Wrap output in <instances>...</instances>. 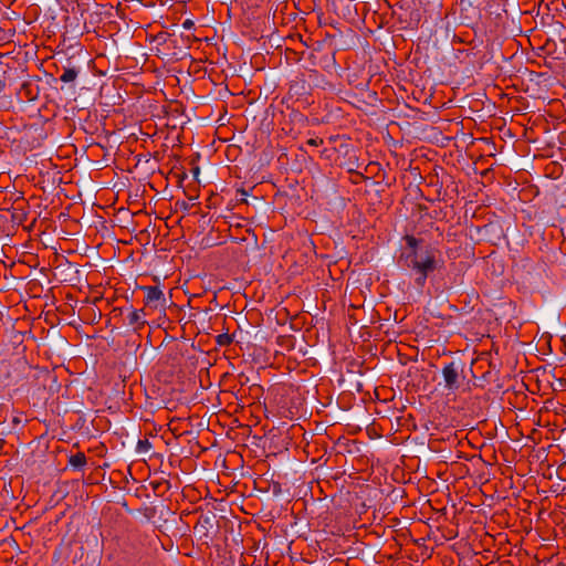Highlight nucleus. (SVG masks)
I'll return each mask as SVG.
<instances>
[{
	"mask_svg": "<svg viewBox=\"0 0 566 566\" xmlns=\"http://www.w3.org/2000/svg\"><path fill=\"white\" fill-rule=\"evenodd\" d=\"M403 241L406 247L401 250L397 264L401 269L411 271L415 275V284L422 289L428 276L439 266V251L433 248L422 249L421 240L411 234H406Z\"/></svg>",
	"mask_w": 566,
	"mask_h": 566,
	"instance_id": "f257e3e1",
	"label": "nucleus"
},
{
	"mask_svg": "<svg viewBox=\"0 0 566 566\" xmlns=\"http://www.w3.org/2000/svg\"><path fill=\"white\" fill-rule=\"evenodd\" d=\"M144 292V304L151 310L165 308L166 298L159 286H140Z\"/></svg>",
	"mask_w": 566,
	"mask_h": 566,
	"instance_id": "f03ea898",
	"label": "nucleus"
},
{
	"mask_svg": "<svg viewBox=\"0 0 566 566\" xmlns=\"http://www.w3.org/2000/svg\"><path fill=\"white\" fill-rule=\"evenodd\" d=\"M444 386L449 390L459 388V367L454 361L447 364L442 369Z\"/></svg>",
	"mask_w": 566,
	"mask_h": 566,
	"instance_id": "7ed1b4c3",
	"label": "nucleus"
},
{
	"mask_svg": "<svg viewBox=\"0 0 566 566\" xmlns=\"http://www.w3.org/2000/svg\"><path fill=\"white\" fill-rule=\"evenodd\" d=\"M125 324L132 327L134 332L140 331L146 324L144 310L130 308L126 315Z\"/></svg>",
	"mask_w": 566,
	"mask_h": 566,
	"instance_id": "20e7f679",
	"label": "nucleus"
},
{
	"mask_svg": "<svg viewBox=\"0 0 566 566\" xmlns=\"http://www.w3.org/2000/svg\"><path fill=\"white\" fill-rule=\"evenodd\" d=\"M213 516L200 515L193 530L200 537H208L210 530L213 527Z\"/></svg>",
	"mask_w": 566,
	"mask_h": 566,
	"instance_id": "39448f33",
	"label": "nucleus"
},
{
	"mask_svg": "<svg viewBox=\"0 0 566 566\" xmlns=\"http://www.w3.org/2000/svg\"><path fill=\"white\" fill-rule=\"evenodd\" d=\"M86 462V455L83 452H77L69 458V464L76 470H82Z\"/></svg>",
	"mask_w": 566,
	"mask_h": 566,
	"instance_id": "423d86ee",
	"label": "nucleus"
},
{
	"mask_svg": "<svg viewBox=\"0 0 566 566\" xmlns=\"http://www.w3.org/2000/svg\"><path fill=\"white\" fill-rule=\"evenodd\" d=\"M78 75V70L75 67H65L63 74L60 76V80L63 83H71L76 80Z\"/></svg>",
	"mask_w": 566,
	"mask_h": 566,
	"instance_id": "0eeeda50",
	"label": "nucleus"
},
{
	"mask_svg": "<svg viewBox=\"0 0 566 566\" xmlns=\"http://www.w3.org/2000/svg\"><path fill=\"white\" fill-rule=\"evenodd\" d=\"M233 342L230 334L223 333L217 336V344L220 346H229Z\"/></svg>",
	"mask_w": 566,
	"mask_h": 566,
	"instance_id": "6e6552de",
	"label": "nucleus"
},
{
	"mask_svg": "<svg viewBox=\"0 0 566 566\" xmlns=\"http://www.w3.org/2000/svg\"><path fill=\"white\" fill-rule=\"evenodd\" d=\"M149 448H150V443H149V441L147 439L138 441V444H137V450L138 451H146Z\"/></svg>",
	"mask_w": 566,
	"mask_h": 566,
	"instance_id": "1a4fd4ad",
	"label": "nucleus"
},
{
	"mask_svg": "<svg viewBox=\"0 0 566 566\" xmlns=\"http://www.w3.org/2000/svg\"><path fill=\"white\" fill-rule=\"evenodd\" d=\"M324 140L319 137H316V138H310L306 144L308 146H313V147H317V146H321L323 145Z\"/></svg>",
	"mask_w": 566,
	"mask_h": 566,
	"instance_id": "9d476101",
	"label": "nucleus"
},
{
	"mask_svg": "<svg viewBox=\"0 0 566 566\" xmlns=\"http://www.w3.org/2000/svg\"><path fill=\"white\" fill-rule=\"evenodd\" d=\"M237 192L241 195V198L238 200L242 203H247L248 201L245 197L248 196V192L244 189H239Z\"/></svg>",
	"mask_w": 566,
	"mask_h": 566,
	"instance_id": "9b49d317",
	"label": "nucleus"
},
{
	"mask_svg": "<svg viewBox=\"0 0 566 566\" xmlns=\"http://www.w3.org/2000/svg\"><path fill=\"white\" fill-rule=\"evenodd\" d=\"M191 25H192V22H191V21H189V20L185 21V23H184V27H185L186 29H189Z\"/></svg>",
	"mask_w": 566,
	"mask_h": 566,
	"instance_id": "f8f14e48",
	"label": "nucleus"
},
{
	"mask_svg": "<svg viewBox=\"0 0 566 566\" xmlns=\"http://www.w3.org/2000/svg\"><path fill=\"white\" fill-rule=\"evenodd\" d=\"M193 174H195V175H198V174H199V167H196V168L193 169Z\"/></svg>",
	"mask_w": 566,
	"mask_h": 566,
	"instance_id": "ddd939ff",
	"label": "nucleus"
},
{
	"mask_svg": "<svg viewBox=\"0 0 566 566\" xmlns=\"http://www.w3.org/2000/svg\"><path fill=\"white\" fill-rule=\"evenodd\" d=\"M4 87V83L0 82V91Z\"/></svg>",
	"mask_w": 566,
	"mask_h": 566,
	"instance_id": "4468645a",
	"label": "nucleus"
}]
</instances>
